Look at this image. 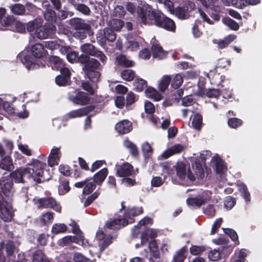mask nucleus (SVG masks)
<instances>
[{
  "label": "nucleus",
  "instance_id": "nucleus-1",
  "mask_svg": "<svg viewBox=\"0 0 262 262\" xmlns=\"http://www.w3.org/2000/svg\"><path fill=\"white\" fill-rule=\"evenodd\" d=\"M138 14L142 23L144 25L155 24L170 31L176 29L175 24L171 19L161 12L154 10L150 6H147L145 10L141 9Z\"/></svg>",
  "mask_w": 262,
  "mask_h": 262
},
{
  "label": "nucleus",
  "instance_id": "nucleus-2",
  "mask_svg": "<svg viewBox=\"0 0 262 262\" xmlns=\"http://www.w3.org/2000/svg\"><path fill=\"white\" fill-rule=\"evenodd\" d=\"M46 166L45 163L37 159H33L28 164L26 168H27L28 172H29L31 180L40 183Z\"/></svg>",
  "mask_w": 262,
  "mask_h": 262
},
{
  "label": "nucleus",
  "instance_id": "nucleus-3",
  "mask_svg": "<svg viewBox=\"0 0 262 262\" xmlns=\"http://www.w3.org/2000/svg\"><path fill=\"white\" fill-rule=\"evenodd\" d=\"M174 167L176 174L182 183L192 182L195 180V177L190 171L189 168H187L184 163L178 162Z\"/></svg>",
  "mask_w": 262,
  "mask_h": 262
},
{
  "label": "nucleus",
  "instance_id": "nucleus-4",
  "mask_svg": "<svg viewBox=\"0 0 262 262\" xmlns=\"http://www.w3.org/2000/svg\"><path fill=\"white\" fill-rule=\"evenodd\" d=\"M13 216V210L10 203L0 193V217L4 222H9Z\"/></svg>",
  "mask_w": 262,
  "mask_h": 262
},
{
  "label": "nucleus",
  "instance_id": "nucleus-5",
  "mask_svg": "<svg viewBox=\"0 0 262 262\" xmlns=\"http://www.w3.org/2000/svg\"><path fill=\"white\" fill-rule=\"evenodd\" d=\"M116 38V34L112 29L109 27L100 30L97 34V40L101 46L105 43L106 40L114 41Z\"/></svg>",
  "mask_w": 262,
  "mask_h": 262
},
{
  "label": "nucleus",
  "instance_id": "nucleus-6",
  "mask_svg": "<svg viewBox=\"0 0 262 262\" xmlns=\"http://www.w3.org/2000/svg\"><path fill=\"white\" fill-rule=\"evenodd\" d=\"M80 49L83 53L98 58L102 63L105 62L107 59L105 55L101 51L97 50L95 47L92 44H84L81 46Z\"/></svg>",
  "mask_w": 262,
  "mask_h": 262
},
{
  "label": "nucleus",
  "instance_id": "nucleus-7",
  "mask_svg": "<svg viewBox=\"0 0 262 262\" xmlns=\"http://www.w3.org/2000/svg\"><path fill=\"white\" fill-rule=\"evenodd\" d=\"M59 244L61 246H69L72 243H75L83 247L89 245V242L85 239L83 235H80L76 237L72 236H66L61 239L59 241Z\"/></svg>",
  "mask_w": 262,
  "mask_h": 262
},
{
  "label": "nucleus",
  "instance_id": "nucleus-8",
  "mask_svg": "<svg viewBox=\"0 0 262 262\" xmlns=\"http://www.w3.org/2000/svg\"><path fill=\"white\" fill-rule=\"evenodd\" d=\"M10 176L16 183H24L31 180L29 172H28L26 167L15 170L11 173Z\"/></svg>",
  "mask_w": 262,
  "mask_h": 262
},
{
  "label": "nucleus",
  "instance_id": "nucleus-9",
  "mask_svg": "<svg viewBox=\"0 0 262 262\" xmlns=\"http://www.w3.org/2000/svg\"><path fill=\"white\" fill-rule=\"evenodd\" d=\"M69 98L73 103L80 105L86 104L89 101L86 93L77 91H75L73 93H70Z\"/></svg>",
  "mask_w": 262,
  "mask_h": 262
},
{
  "label": "nucleus",
  "instance_id": "nucleus-10",
  "mask_svg": "<svg viewBox=\"0 0 262 262\" xmlns=\"http://www.w3.org/2000/svg\"><path fill=\"white\" fill-rule=\"evenodd\" d=\"M55 30L54 26L51 24H46L42 26L40 25L35 32V36L39 39H42L46 38Z\"/></svg>",
  "mask_w": 262,
  "mask_h": 262
},
{
  "label": "nucleus",
  "instance_id": "nucleus-11",
  "mask_svg": "<svg viewBox=\"0 0 262 262\" xmlns=\"http://www.w3.org/2000/svg\"><path fill=\"white\" fill-rule=\"evenodd\" d=\"M116 174L119 177H126L132 176L134 173L133 167L128 163L116 165Z\"/></svg>",
  "mask_w": 262,
  "mask_h": 262
},
{
  "label": "nucleus",
  "instance_id": "nucleus-12",
  "mask_svg": "<svg viewBox=\"0 0 262 262\" xmlns=\"http://www.w3.org/2000/svg\"><path fill=\"white\" fill-rule=\"evenodd\" d=\"M39 205L43 208H52L57 212L61 211V207L53 198H45L39 200Z\"/></svg>",
  "mask_w": 262,
  "mask_h": 262
},
{
  "label": "nucleus",
  "instance_id": "nucleus-13",
  "mask_svg": "<svg viewBox=\"0 0 262 262\" xmlns=\"http://www.w3.org/2000/svg\"><path fill=\"white\" fill-rule=\"evenodd\" d=\"M61 152L60 147H53L48 157V164L50 167L57 165L60 159Z\"/></svg>",
  "mask_w": 262,
  "mask_h": 262
},
{
  "label": "nucleus",
  "instance_id": "nucleus-14",
  "mask_svg": "<svg viewBox=\"0 0 262 262\" xmlns=\"http://www.w3.org/2000/svg\"><path fill=\"white\" fill-rule=\"evenodd\" d=\"M0 186L3 193L7 196H11L14 192L13 182L10 178H3L0 180Z\"/></svg>",
  "mask_w": 262,
  "mask_h": 262
},
{
  "label": "nucleus",
  "instance_id": "nucleus-15",
  "mask_svg": "<svg viewBox=\"0 0 262 262\" xmlns=\"http://www.w3.org/2000/svg\"><path fill=\"white\" fill-rule=\"evenodd\" d=\"M69 24L75 29L79 30L88 31L90 29V25L81 18H73L69 20Z\"/></svg>",
  "mask_w": 262,
  "mask_h": 262
},
{
  "label": "nucleus",
  "instance_id": "nucleus-16",
  "mask_svg": "<svg viewBox=\"0 0 262 262\" xmlns=\"http://www.w3.org/2000/svg\"><path fill=\"white\" fill-rule=\"evenodd\" d=\"M132 129V123L127 120H122L117 123L115 126V129L120 134H127Z\"/></svg>",
  "mask_w": 262,
  "mask_h": 262
},
{
  "label": "nucleus",
  "instance_id": "nucleus-17",
  "mask_svg": "<svg viewBox=\"0 0 262 262\" xmlns=\"http://www.w3.org/2000/svg\"><path fill=\"white\" fill-rule=\"evenodd\" d=\"M132 221H126L125 219H115L108 221L105 225L106 228L111 229H117L131 223Z\"/></svg>",
  "mask_w": 262,
  "mask_h": 262
},
{
  "label": "nucleus",
  "instance_id": "nucleus-18",
  "mask_svg": "<svg viewBox=\"0 0 262 262\" xmlns=\"http://www.w3.org/2000/svg\"><path fill=\"white\" fill-rule=\"evenodd\" d=\"M67 58L70 62H80L84 63L88 60L89 56L84 55H81L79 56L77 52L71 51V50L70 51L68 52V55H67Z\"/></svg>",
  "mask_w": 262,
  "mask_h": 262
},
{
  "label": "nucleus",
  "instance_id": "nucleus-19",
  "mask_svg": "<svg viewBox=\"0 0 262 262\" xmlns=\"http://www.w3.org/2000/svg\"><path fill=\"white\" fill-rule=\"evenodd\" d=\"M2 107H3L8 114H15L19 118H25L28 116V113L27 111L24 110L23 112H16L11 106V104L8 102H4Z\"/></svg>",
  "mask_w": 262,
  "mask_h": 262
},
{
  "label": "nucleus",
  "instance_id": "nucleus-20",
  "mask_svg": "<svg viewBox=\"0 0 262 262\" xmlns=\"http://www.w3.org/2000/svg\"><path fill=\"white\" fill-rule=\"evenodd\" d=\"M152 41V45L151 50L152 53L153 57L158 59H162L166 56L167 53L164 51L162 48L158 43H154Z\"/></svg>",
  "mask_w": 262,
  "mask_h": 262
},
{
  "label": "nucleus",
  "instance_id": "nucleus-21",
  "mask_svg": "<svg viewBox=\"0 0 262 262\" xmlns=\"http://www.w3.org/2000/svg\"><path fill=\"white\" fill-rule=\"evenodd\" d=\"M96 237L99 240V245L100 250H103L111 243L110 237H106L104 232L102 230H99L96 233Z\"/></svg>",
  "mask_w": 262,
  "mask_h": 262
},
{
  "label": "nucleus",
  "instance_id": "nucleus-22",
  "mask_svg": "<svg viewBox=\"0 0 262 262\" xmlns=\"http://www.w3.org/2000/svg\"><path fill=\"white\" fill-rule=\"evenodd\" d=\"M211 164L217 173L222 172L225 169L224 162L217 155L214 156L211 160Z\"/></svg>",
  "mask_w": 262,
  "mask_h": 262
},
{
  "label": "nucleus",
  "instance_id": "nucleus-23",
  "mask_svg": "<svg viewBox=\"0 0 262 262\" xmlns=\"http://www.w3.org/2000/svg\"><path fill=\"white\" fill-rule=\"evenodd\" d=\"M231 5L243 9L248 5H255L260 3V0H232Z\"/></svg>",
  "mask_w": 262,
  "mask_h": 262
},
{
  "label": "nucleus",
  "instance_id": "nucleus-24",
  "mask_svg": "<svg viewBox=\"0 0 262 262\" xmlns=\"http://www.w3.org/2000/svg\"><path fill=\"white\" fill-rule=\"evenodd\" d=\"M183 149L184 147L183 145L181 144H176L165 151L162 154V156L164 158L167 159L173 155L180 153Z\"/></svg>",
  "mask_w": 262,
  "mask_h": 262
},
{
  "label": "nucleus",
  "instance_id": "nucleus-25",
  "mask_svg": "<svg viewBox=\"0 0 262 262\" xmlns=\"http://www.w3.org/2000/svg\"><path fill=\"white\" fill-rule=\"evenodd\" d=\"M0 168L7 171H10L14 168L10 157L7 156L0 160Z\"/></svg>",
  "mask_w": 262,
  "mask_h": 262
},
{
  "label": "nucleus",
  "instance_id": "nucleus-26",
  "mask_svg": "<svg viewBox=\"0 0 262 262\" xmlns=\"http://www.w3.org/2000/svg\"><path fill=\"white\" fill-rule=\"evenodd\" d=\"M32 52L34 56L40 58L46 54V50L43 45L36 43L32 48Z\"/></svg>",
  "mask_w": 262,
  "mask_h": 262
},
{
  "label": "nucleus",
  "instance_id": "nucleus-27",
  "mask_svg": "<svg viewBox=\"0 0 262 262\" xmlns=\"http://www.w3.org/2000/svg\"><path fill=\"white\" fill-rule=\"evenodd\" d=\"M85 63L86 64L83 67V69L85 71L95 70L98 69L100 66V63L96 59L94 58L90 59L89 57L88 60Z\"/></svg>",
  "mask_w": 262,
  "mask_h": 262
},
{
  "label": "nucleus",
  "instance_id": "nucleus-28",
  "mask_svg": "<svg viewBox=\"0 0 262 262\" xmlns=\"http://www.w3.org/2000/svg\"><path fill=\"white\" fill-rule=\"evenodd\" d=\"M94 182L95 181L92 179H89L85 180L84 187L82 191L83 194H89L94 190L96 188Z\"/></svg>",
  "mask_w": 262,
  "mask_h": 262
},
{
  "label": "nucleus",
  "instance_id": "nucleus-29",
  "mask_svg": "<svg viewBox=\"0 0 262 262\" xmlns=\"http://www.w3.org/2000/svg\"><path fill=\"white\" fill-rule=\"evenodd\" d=\"M143 212V209L141 207H133L128 210L127 213L125 215V218H128L126 221H132L131 223L133 222V219L130 216H136L142 213Z\"/></svg>",
  "mask_w": 262,
  "mask_h": 262
},
{
  "label": "nucleus",
  "instance_id": "nucleus-30",
  "mask_svg": "<svg viewBox=\"0 0 262 262\" xmlns=\"http://www.w3.org/2000/svg\"><path fill=\"white\" fill-rule=\"evenodd\" d=\"M91 110V107H86L71 111L69 113L70 118L79 117L87 115Z\"/></svg>",
  "mask_w": 262,
  "mask_h": 262
},
{
  "label": "nucleus",
  "instance_id": "nucleus-31",
  "mask_svg": "<svg viewBox=\"0 0 262 262\" xmlns=\"http://www.w3.org/2000/svg\"><path fill=\"white\" fill-rule=\"evenodd\" d=\"M22 62L28 70L34 69L38 67L34 59L29 56H26L21 59Z\"/></svg>",
  "mask_w": 262,
  "mask_h": 262
},
{
  "label": "nucleus",
  "instance_id": "nucleus-32",
  "mask_svg": "<svg viewBox=\"0 0 262 262\" xmlns=\"http://www.w3.org/2000/svg\"><path fill=\"white\" fill-rule=\"evenodd\" d=\"M107 169L106 168H103L98 172L96 173L92 179L95 183L100 184L103 182L107 175Z\"/></svg>",
  "mask_w": 262,
  "mask_h": 262
},
{
  "label": "nucleus",
  "instance_id": "nucleus-33",
  "mask_svg": "<svg viewBox=\"0 0 262 262\" xmlns=\"http://www.w3.org/2000/svg\"><path fill=\"white\" fill-rule=\"evenodd\" d=\"M42 20L40 18H36L34 19L32 21H30L28 22L26 24V28L29 32H32L34 31H36V29H37L42 24Z\"/></svg>",
  "mask_w": 262,
  "mask_h": 262
},
{
  "label": "nucleus",
  "instance_id": "nucleus-34",
  "mask_svg": "<svg viewBox=\"0 0 262 262\" xmlns=\"http://www.w3.org/2000/svg\"><path fill=\"white\" fill-rule=\"evenodd\" d=\"M117 64L124 67H132L134 64L133 61L128 59L125 56L120 55L116 58Z\"/></svg>",
  "mask_w": 262,
  "mask_h": 262
},
{
  "label": "nucleus",
  "instance_id": "nucleus-35",
  "mask_svg": "<svg viewBox=\"0 0 262 262\" xmlns=\"http://www.w3.org/2000/svg\"><path fill=\"white\" fill-rule=\"evenodd\" d=\"M145 93L147 97L153 99L156 101L160 100L161 99V95L153 88L150 87L147 88Z\"/></svg>",
  "mask_w": 262,
  "mask_h": 262
},
{
  "label": "nucleus",
  "instance_id": "nucleus-36",
  "mask_svg": "<svg viewBox=\"0 0 262 262\" xmlns=\"http://www.w3.org/2000/svg\"><path fill=\"white\" fill-rule=\"evenodd\" d=\"M186 249L183 247L178 251L173 256V262H183L186 257Z\"/></svg>",
  "mask_w": 262,
  "mask_h": 262
},
{
  "label": "nucleus",
  "instance_id": "nucleus-37",
  "mask_svg": "<svg viewBox=\"0 0 262 262\" xmlns=\"http://www.w3.org/2000/svg\"><path fill=\"white\" fill-rule=\"evenodd\" d=\"M157 235V232L155 229H147L144 234H142L141 236V244L145 243L147 240V237H149L151 238H155Z\"/></svg>",
  "mask_w": 262,
  "mask_h": 262
},
{
  "label": "nucleus",
  "instance_id": "nucleus-38",
  "mask_svg": "<svg viewBox=\"0 0 262 262\" xmlns=\"http://www.w3.org/2000/svg\"><path fill=\"white\" fill-rule=\"evenodd\" d=\"M32 262H50V261L41 251L38 250L33 254Z\"/></svg>",
  "mask_w": 262,
  "mask_h": 262
},
{
  "label": "nucleus",
  "instance_id": "nucleus-39",
  "mask_svg": "<svg viewBox=\"0 0 262 262\" xmlns=\"http://www.w3.org/2000/svg\"><path fill=\"white\" fill-rule=\"evenodd\" d=\"M124 25L122 20L118 19H113L111 20L108 23L109 28L114 31L120 30Z\"/></svg>",
  "mask_w": 262,
  "mask_h": 262
},
{
  "label": "nucleus",
  "instance_id": "nucleus-40",
  "mask_svg": "<svg viewBox=\"0 0 262 262\" xmlns=\"http://www.w3.org/2000/svg\"><path fill=\"white\" fill-rule=\"evenodd\" d=\"M171 78L169 76H163L159 82V88L161 92H164L168 88Z\"/></svg>",
  "mask_w": 262,
  "mask_h": 262
},
{
  "label": "nucleus",
  "instance_id": "nucleus-41",
  "mask_svg": "<svg viewBox=\"0 0 262 262\" xmlns=\"http://www.w3.org/2000/svg\"><path fill=\"white\" fill-rule=\"evenodd\" d=\"M187 203L188 205L192 207H199L204 204V200L199 198H190L187 200Z\"/></svg>",
  "mask_w": 262,
  "mask_h": 262
},
{
  "label": "nucleus",
  "instance_id": "nucleus-42",
  "mask_svg": "<svg viewBox=\"0 0 262 262\" xmlns=\"http://www.w3.org/2000/svg\"><path fill=\"white\" fill-rule=\"evenodd\" d=\"M222 21L226 26H228L233 30L236 31L239 29L238 24L234 20L229 17L224 18Z\"/></svg>",
  "mask_w": 262,
  "mask_h": 262
},
{
  "label": "nucleus",
  "instance_id": "nucleus-43",
  "mask_svg": "<svg viewBox=\"0 0 262 262\" xmlns=\"http://www.w3.org/2000/svg\"><path fill=\"white\" fill-rule=\"evenodd\" d=\"M67 229L66 225L63 224H55L52 226V232L55 234H57L64 232Z\"/></svg>",
  "mask_w": 262,
  "mask_h": 262
},
{
  "label": "nucleus",
  "instance_id": "nucleus-44",
  "mask_svg": "<svg viewBox=\"0 0 262 262\" xmlns=\"http://www.w3.org/2000/svg\"><path fill=\"white\" fill-rule=\"evenodd\" d=\"M50 61L53 64L52 69H53L58 70L63 66L61 60L57 56L51 57Z\"/></svg>",
  "mask_w": 262,
  "mask_h": 262
},
{
  "label": "nucleus",
  "instance_id": "nucleus-45",
  "mask_svg": "<svg viewBox=\"0 0 262 262\" xmlns=\"http://www.w3.org/2000/svg\"><path fill=\"white\" fill-rule=\"evenodd\" d=\"M147 6H149L148 5H147L146 6H144L143 8L138 7L137 8L136 6L132 3L128 2L127 3L126 5V7L127 10L132 14H134L135 12H137L138 15H139V12L141 11V10H145ZM140 18V17H139Z\"/></svg>",
  "mask_w": 262,
  "mask_h": 262
},
{
  "label": "nucleus",
  "instance_id": "nucleus-46",
  "mask_svg": "<svg viewBox=\"0 0 262 262\" xmlns=\"http://www.w3.org/2000/svg\"><path fill=\"white\" fill-rule=\"evenodd\" d=\"M176 15L180 19H186L189 17V13L185 7H178L175 10Z\"/></svg>",
  "mask_w": 262,
  "mask_h": 262
},
{
  "label": "nucleus",
  "instance_id": "nucleus-47",
  "mask_svg": "<svg viewBox=\"0 0 262 262\" xmlns=\"http://www.w3.org/2000/svg\"><path fill=\"white\" fill-rule=\"evenodd\" d=\"M73 260L74 262H92V260L79 252L73 254Z\"/></svg>",
  "mask_w": 262,
  "mask_h": 262
},
{
  "label": "nucleus",
  "instance_id": "nucleus-48",
  "mask_svg": "<svg viewBox=\"0 0 262 262\" xmlns=\"http://www.w3.org/2000/svg\"><path fill=\"white\" fill-rule=\"evenodd\" d=\"M122 78L126 81H132L135 77V73L132 70L126 69L121 72Z\"/></svg>",
  "mask_w": 262,
  "mask_h": 262
},
{
  "label": "nucleus",
  "instance_id": "nucleus-49",
  "mask_svg": "<svg viewBox=\"0 0 262 262\" xmlns=\"http://www.w3.org/2000/svg\"><path fill=\"white\" fill-rule=\"evenodd\" d=\"M11 11L17 15H21L25 12V7L23 5L16 4L11 7Z\"/></svg>",
  "mask_w": 262,
  "mask_h": 262
},
{
  "label": "nucleus",
  "instance_id": "nucleus-50",
  "mask_svg": "<svg viewBox=\"0 0 262 262\" xmlns=\"http://www.w3.org/2000/svg\"><path fill=\"white\" fill-rule=\"evenodd\" d=\"M238 190L246 202L250 201V195L248 191L246 186L245 184H242L239 185L238 186Z\"/></svg>",
  "mask_w": 262,
  "mask_h": 262
},
{
  "label": "nucleus",
  "instance_id": "nucleus-51",
  "mask_svg": "<svg viewBox=\"0 0 262 262\" xmlns=\"http://www.w3.org/2000/svg\"><path fill=\"white\" fill-rule=\"evenodd\" d=\"M183 82V79L182 75L179 74H177L173 77L171 85L173 88L177 89L182 85Z\"/></svg>",
  "mask_w": 262,
  "mask_h": 262
},
{
  "label": "nucleus",
  "instance_id": "nucleus-52",
  "mask_svg": "<svg viewBox=\"0 0 262 262\" xmlns=\"http://www.w3.org/2000/svg\"><path fill=\"white\" fill-rule=\"evenodd\" d=\"M15 22L14 18L12 16H5L0 19V23L4 26H10Z\"/></svg>",
  "mask_w": 262,
  "mask_h": 262
},
{
  "label": "nucleus",
  "instance_id": "nucleus-53",
  "mask_svg": "<svg viewBox=\"0 0 262 262\" xmlns=\"http://www.w3.org/2000/svg\"><path fill=\"white\" fill-rule=\"evenodd\" d=\"M202 123V117L199 114H196L193 118L192 126L196 129H200Z\"/></svg>",
  "mask_w": 262,
  "mask_h": 262
},
{
  "label": "nucleus",
  "instance_id": "nucleus-54",
  "mask_svg": "<svg viewBox=\"0 0 262 262\" xmlns=\"http://www.w3.org/2000/svg\"><path fill=\"white\" fill-rule=\"evenodd\" d=\"M53 219V213L52 212H48L45 214H42L40 217V221L42 225H45L49 222H52Z\"/></svg>",
  "mask_w": 262,
  "mask_h": 262
},
{
  "label": "nucleus",
  "instance_id": "nucleus-55",
  "mask_svg": "<svg viewBox=\"0 0 262 262\" xmlns=\"http://www.w3.org/2000/svg\"><path fill=\"white\" fill-rule=\"evenodd\" d=\"M181 104L184 106L190 107L195 104V102L192 96H187L182 99Z\"/></svg>",
  "mask_w": 262,
  "mask_h": 262
},
{
  "label": "nucleus",
  "instance_id": "nucleus-56",
  "mask_svg": "<svg viewBox=\"0 0 262 262\" xmlns=\"http://www.w3.org/2000/svg\"><path fill=\"white\" fill-rule=\"evenodd\" d=\"M86 73L88 78L92 82H97L98 81L100 77V74L98 72L95 70H90V71H86Z\"/></svg>",
  "mask_w": 262,
  "mask_h": 262
},
{
  "label": "nucleus",
  "instance_id": "nucleus-57",
  "mask_svg": "<svg viewBox=\"0 0 262 262\" xmlns=\"http://www.w3.org/2000/svg\"><path fill=\"white\" fill-rule=\"evenodd\" d=\"M6 251L8 256H11L15 250V246L13 242L8 241L5 245Z\"/></svg>",
  "mask_w": 262,
  "mask_h": 262
},
{
  "label": "nucleus",
  "instance_id": "nucleus-58",
  "mask_svg": "<svg viewBox=\"0 0 262 262\" xmlns=\"http://www.w3.org/2000/svg\"><path fill=\"white\" fill-rule=\"evenodd\" d=\"M205 250V248L203 246L192 245L190 248V253L194 255L201 254Z\"/></svg>",
  "mask_w": 262,
  "mask_h": 262
},
{
  "label": "nucleus",
  "instance_id": "nucleus-59",
  "mask_svg": "<svg viewBox=\"0 0 262 262\" xmlns=\"http://www.w3.org/2000/svg\"><path fill=\"white\" fill-rule=\"evenodd\" d=\"M124 145L126 148L130 149V152L133 155L136 156L138 154V150L136 146L130 141L128 140L124 141Z\"/></svg>",
  "mask_w": 262,
  "mask_h": 262
},
{
  "label": "nucleus",
  "instance_id": "nucleus-60",
  "mask_svg": "<svg viewBox=\"0 0 262 262\" xmlns=\"http://www.w3.org/2000/svg\"><path fill=\"white\" fill-rule=\"evenodd\" d=\"M209 259L211 261H216L221 257V253L219 250H213L210 251L208 254Z\"/></svg>",
  "mask_w": 262,
  "mask_h": 262
},
{
  "label": "nucleus",
  "instance_id": "nucleus-61",
  "mask_svg": "<svg viewBox=\"0 0 262 262\" xmlns=\"http://www.w3.org/2000/svg\"><path fill=\"white\" fill-rule=\"evenodd\" d=\"M74 7L77 10L84 15H89L90 12V8L84 4H79L76 5Z\"/></svg>",
  "mask_w": 262,
  "mask_h": 262
},
{
  "label": "nucleus",
  "instance_id": "nucleus-62",
  "mask_svg": "<svg viewBox=\"0 0 262 262\" xmlns=\"http://www.w3.org/2000/svg\"><path fill=\"white\" fill-rule=\"evenodd\" d=\"M139 46L137 42L127 41L125 43V48L130 51H136L139 49Z\"/></svg>",
  "mask_w": 262,
  "mask_h": 262
},
{
  "label": "nucleus",
  "instance_id": "nucleus-63",
  "mask_svg": "<svg viewBox=\"0 0 262 262\" xmlns=\"http://www.w3.org/2000/svg\"><path fill=\"white\" fill-rule=\"evenodd\" d=\"M146 85V81L142 79H137L134 82V86L138 91H142Z\"/></svg>",
  "mask_w": 262,
  "mask_h": 262
},
{
  "label": "nucleus",
  "instance_id": "nucleus-64",
  "mask_svg": "<svg viewBox=\"0 0 262 262\" xmlns=\"http://www.w3.org/2000/svg\"><path fill=\"white\" fill-rule=\"evenodd\" d=\"M235 200L230 196H227L224 201V207L227 209H231L235 205Z\"/></svg>",
  "mask_w": 262,
  "mask_h": 262
}]
</instances>
